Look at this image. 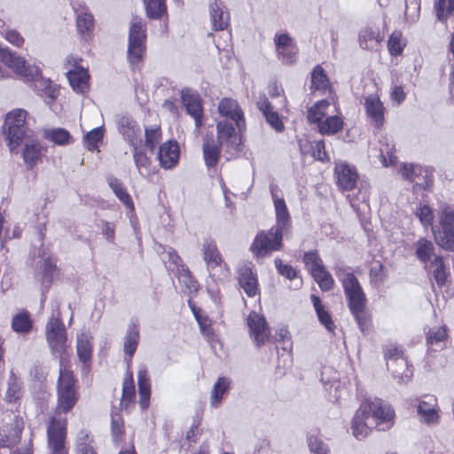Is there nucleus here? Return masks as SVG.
I'll list each match as a JSON object with an SVG mask.
<instances>
[{
	"label": "nucleus",
	"instance_id": "nucleus-1",
	"mask_svg": "<svg viewBox=\"0 0 454 454\" xmlns=\"http://www.w3.org/2000/svg\"><path fill=\"white\" fill-rule=\"evenodd\" d=\"M395 412L381 399L366 400L361 403L352 422V432L358 440L364 439L372 428L386 431L394 424Z\"/></svg>",
	"mask_w": 454,
	"mask_h": 454
},
{
	"label": "nucleus",
	"instance_id": "nucleus-2",
	"mask_svg": "<svg viewBox=\"0 0 454 454\" xmlns=\"http://www.w3.org/2000/svg\"><path fill=\"white\" fill-rule=\"evenodd\" d=\"M340 278L343 291L348 301V306L364 332L366 326L367 316L365 311L366 296L358 279L352 272H344Z\"/></svg>",
	"mask_w": 454,
	"mask_h": 454
},
{
	"label": "nucleus",
	"instance_id": "nucleus-3",
	"mask_svg": "<svg viewBox=\"0 0 454 454\" xmlns=\"http://www.w3.org/2000/svg\"><path fill=\"white\" fill-rule=\"evenodd\" d=\"M45 335L51 354L61 359L68 346L66 327L60 319L58 305L46 325Z\"/></svg>",
	"mask_w": 454,
	"mask_h": 454
},
{
	"label": "nucleus",
	"instance_id": "nucleus-4",
	"mask_svg": "<svg viewBox=\"0 0 454 454\" xmlns=\"http://www.w3.org/2000/svg\"><path fill=\"white\" fill-rule=\"evenodd\" d=\"M440 228H433L434 240L442 248L454 253V208L442 204L438 211Z\"/></svg>",
	"mask_w": 454,
	"mask_h": 454
},
{
	"label": "nucleus",
	"instance_id": "nucleus-5",
	"mask_svg": "<svg viewBox=\"0 0 454 454\" xmlns=\"http://www.w3.org/2000/svg\"><path fill=\"white\" fill-rule=\"evenodd\" d=\"M27 112L24 109H14L9 112L5 118L8 146L13 152L23 141L31 136L27 126Z\"/></svg>",
	"mask_w": 454,
	"mask_h": 454
},
{
	"label": "nucleus",
	"instance_id": "nucleus-6",
	"mask_svg": "<svg viewBox=\"0 0 454 454\" xmlns=\"http://www.w3.org/2000/svg\"><path fill=\"white\" fill-rule=\"evenodd\" d=\"M57 394V411L64 413L70 411L78 400L75 380L71 372L60 368Z\"/></svg>",
	"mask_w": 454,
	"mask_h": 454
},
{
	"label": "nucleus",
	"instance_id": "nucleus-7",
	"mask_svg": "<svg viewBox=\"0 0 454 454\" xmlns=\"http://www.w3.org/2000/svg\"><path fill=\"white\" fill-rule=\"evenodd\" d=\"M145 27L142 20L137 17L133 18L129 27L128 45V59L133 66L143 59L145 52Z\"/></svg>",
	"mask_w": 454,
	"mask_h": 454
},
{
	"label": "nucleus",
	"instance_id": "nucleus-8",
	"mask_svg": "<svg viewBox=\"0 0 454 454\" xmlns=\"http://www.w3.org/2000/svg\"><path fill=\"white\" fill-rule=\"evenodd\" d=\"M285 232L271 228L268 231H262L257 234L253 244L252 250L258 257L265 256L273 251L282 247V239Z\"/></svg>",
	"mask_w": 454,
	"mask_h": 454
},
{
	"label": "nucleus",
	"instance_id": "nucleus-9",
	"mask_svg": "<svg viewBox=\"0 0 454 454\" xmlns=\"http://www.w3.org/2000/svg\"><path fill=\"white\" fill-rule=\"evenodd\" d=\"M67 420L52 418L47 428L48 446L51 454H67L65 447Z\"/></svg>",
	"mask_w": 454,
	"mask_h": 454
},
{
	"label": "nucleus",
	"instance_id": "nucleus-10",
	"mask_svg": "<svg viewBox=\"0 0 454 454\" xmlns=\"http://www.w3.org/2000/svg\"><path fill=\"white\" fill-rule=\"evenodd\" d=\"M0 60L16 74L26 79H33L38 74L37 67L27 65L23 58L7 48L3 49L0 47Z\"/></svg>",
	"mask_w": 454,
	"mask_h": 454
},
{
	"label": "nucleus",
	"instance_id": "nucleus-11",
	"mask_svg": "<svg viewBox=\"0 0 454 454\" xmlns=\"http://www.w3.org/2000/svg\"><path fill=\"white\" fill-rule=\"evenodd\" d=\"M219 114L230 122H234L239 132L246 129L244 113L238 102L232 98H223L218 104Z\"/></svg>",
	"mask_w": 454,
	"mask_h": 454
},
{
	"label": "nucleus",
	"instance_id": "nucleus-12",
	"mask_svg": "<svg viewBox=\"0 0 454 454\" xmlns=\"http://www.w3.org/2000/svg\"><path fill=\"white\" fill-rule=\"evenodd\" d=\"M181 100L187 114L194 119L195 126L199 129L202 125L203 115V107L200 94L190 89H184L181 91Z\"/></svg>",
	"mask_w": 454,
	"mask_h": 454
},
{
	"label": "nucleus",
	"instance_id": "nucleus-13",
	"mask_svg": "<svg viewBox=\"0 0 454 454\" xmlns=\"http://www.w3.org/2000/svg\"><path fill=\"white\" fill-rule=\"evenodd\" d=\"M234 122L227 120L219 121L216 124L217 139L220 145H225L228 148L238 150L240 145V133L236 130Z\"/></svg>",
	"mask_w": 454,
	"mask_h": 454
},
{
	"label": "nucleus",
	"instance_id": "nucleus-14",
	"mask_svg": "<svg viewBox=\"0 0 454 454\" xmlns=\"http://www.w3.org/2000/svg\"><path fill=\"white\" fill-rule=\"evenodd\" d=\"M250 337L256 346L263 345L270 338V329L265 318L256 312H251L247 317Z\"/></svg>",
	"mask_w": 454,
	"mask_h": 454
},
{
	"label": "nucleus",
	"instance_id": "nucleus-15",
	"mask_svg": "<svg viewBox=\"0 0 454 454\" xmlns=\"http://www.w3.org/2000/svg\"><path fill=\"white\" fill-rule=\"evenodd\" d=\"M118 130L132 148L142 145L141 129L132 118L121 116L118 120Z\"/></svg>",
	"mask_w": 454,
	"mask_h": 454
},
{
	"label": "nucleus",
	"instance_id": "nucleus-16",
	"mask_svg": "<svg viewBox=\"0 0 454 454\" xmlns=\"http://www.w3.org/2000/svg\"><path fill=\"white\" fill-rule=\"evenodd\" d=\"M274 43L278 57L285 64L291 65L296 61L294 39L288 34H276L274 36Z\"/></svg>",
	"mask_w": 454,
	"mask_h": 454
},
{
	"label": "nucleus",
	"instance_id": "nucleus-17",
	"mask_svg": "<svg viewBox=\"0 0 454 454\" xmlns=\"http://www.w3.org/2000/svg\"><path fill=\"white\" fill-rule=\"evenodd\" d=\"M270 192L272 195L276 214V225L273 228L287 233L291 229L292 221L286 204L283 198H279L278 196L275 187L270 188Z\"/></svg>",
	"mask_w": 454,
	"mask_h": 454
},
{
	"label": "nucleus",
	"instance_id": "nucleus-18",
	"mask_svg": "<svg viewBox=\"0 0 454 454\" xmlns=\"http://www.w3.org/2000/svg\"><path fill=\"white\" fill-rule=\"evenodd\" d=\"M334 174L337 178V184L342 191H350L355 188L358 174L353 166L346 162L336 163Z\"/></svg>",
	"mask_w": 454,
	"mask_h": 454
},
{
	"label": "nucleus",
	"instance_id": "nucleus-19",
	"mask_svg": "<svg viewBox=\"0 0 454 454\" xmlns=\"http://www.w3.org/2000/svg\"><path fill=\"white\" fill-rule=\"evenodd\" d=\"M419 420L428 426H435L440 422L439 408L434 397L429 396L427 400L419 401L417 407Z\"/></svg>",
	"mask_w": 454,
	"mask_h": 454
},
{
	"label": "nucleus",
	"instance_id": "nucleus-20",
	"mask_svg": "<svg viewBox=\"0 0 454 454\" xmlns=\"http://www.w3.org/2000/svg\"><path fill=\"white\" fill-rule=\"evenodd\" d=\"M179 146L176 142L168 141L163 143L158 152V160L161 168L170 169L175 167L179 160Z\"/></svg>",
	"mask_w": 454,
	"mask_h": 454
},
{
	"label": "nucleus",
	"instance_id": "nucleus-21",
	"mask_svg": "<svg viewBox=\"0 0 454 454\" xmlns=\"http://www.w3.org/2000/svg\"><path fill=\"white\" fill-rule=\"evenodd\" d=\"M240 287L249 297H254L258 293V279L256 272L249 265H243L238 270Z\"/></svg>",
	"mask_w": 454,
	"mask_h": 454
},
{
	"label": "nucleus",
	"instance_id": "nucleus-22",
	"mask_svg": "<svg viewBox=\"0 0 454 454\" xmlns=\"http://www.w3.org/2000/svg\"><path fill=\"white\" fill-rule=\"evenodd\" d=\"M209 17L212 28L215 31L223 30L229 25V12H226L223 3L219 0H214L210 3Z\"/></svg>",
	"mask_w": 454,
	"mask_h": 454
},
{
	"label": "nucleus",
	"instance_id": "nucleus-23",
	"mask_svg": "<svg viewBox=\"0 0 454 454\" xmlns=\"http://www.w3.org/2000/svg\"><path fill=\"white\" fill-rule=\"evenodd\" d=\"M364 106L367 115L380 128L384 121V107L377 95L371 94L365 98Z\"/></svg>",
	"mask_w": 454,
	"mask_h": 454
},
{
	"label": "nucleus",
	"instance_id": "nucleus-24",
	"mask_svg": "<svg viewBox=\"0 0 454 454\" xmlns=\"http://www.w3.org/2000/svg\"><path fill=\"white\" fill-rule=\"evenodd\" d=\"M203 259L207 264L208 270H213L215 268L223 264V261L216 244L212 239H205L202 244Z\"/></svg>",
	"mask_w": 454,
	"mask_h": 454
},
{
	"label": "nucleus",
	"instance_id": "nucleus-25",
	"mask_svg": "<svg viewBox=\"0 0 454 454\" xmlns=\"http://www.w3.org/2000/svg\"><path fill=\"white\" fill-rule=\"evenodd\" d=\"M92 336L88 333L80 332L76 336V352L79 360L86 364L91 359L92 355Z\"/></svg>",
	"mask_w": 454,
	"mask_h": 454
},
{
	"label": "nucleus",
	"instance_id": "nucleus-26",
	"mask_svg": "<svg viewBox=\"0 0 454 454\" xmlns=\"http://www.w3.org/2000/svg\"><path fill=\"white\" fill-rule=\"evenodd\" d=\"M382 40L379 28L366 27L359 33V44L364 50L376 49Z\"/></svg>",
	"mask_w": 454,
	"mask_h": 454
},
{
	"label": "nucleus",
	"instance_id": "nucleus-27",
	"mask_svg": "<svg viewBox=\"0 0 454 454\" xmlns=\"http://www.w3.org/2000/svg\"><path fill=\"white\" fill-rule=\"evenodd\" d=\"M387 369L392 372L394 378L398 380L399 383L407 382L412 376V371L410 369L405 357H397L394 362H388Z\"/></svg>",
	"mask_w": 454,
	"mask_h": 454
},
{
	"label": "nucleus",
	"instance_id": "nucleus-28",
	"mask_svg": "<svg viewBox=\"0 0 454 454\" xmlns=\"http://www.w3.org/2000/svg\"><path fill=\"white\" fill-rule=\"evenodd\" d=\"M220 145L213 137H207L203 142V158L208 168L216 166L220 156Z\"/></svg>",
	"mask_w": 454,
	"mask_h": 454
},
{
	"label": "nucleus",
	"instance_id": "nucleus-29",
	"mask_svg": "<svg viewBox=\"0 0 454 454\" xmlns=\"http://www.w3.org/2000/svg\"><path fill=\"white\" fill-rule=\"evenodd\" d=\"M67 79L75 92L83 93L88 87L89 74L84 68L75 67L67 73Z\"/></svg>",
	"mask_w": 454,
	"mask_h": 454
},
{
	"label": "nucleus",
	"instance_id": "nucleus-30",
	"mask_svg": "<svg viewBox=\"0 0 454 454\" xmlns=\"http://www.w3.org/2000/svg\"><path fill=\"white\" fill-rule=\"evenodd\" d=\"M344 121L340 115L333 114L325 118L317 124L320 134L324 136H333L343 129Z\"/></svg>",
	"mask_w": 454,
	"mask_h": 454
},
{
	"label": "nucleus",
	"instance_id": "nucleus-31",
	"mask_svg": "<svg viewBox=\"0 0 454 454\" xmlns=\"http://www.w3.org/2000/svg\"><path fill=\"white\" fill-rule=\"evenodd\" d=\"M25 148L23 150V159L28 168H33L40 156V145L38 141L31 135L23 138Z\"/></svg>",
	"mask_w": 454,
	"mask_h": 454
},
{
	"label": "nucleus",
	"instance_id": "nucleus-32",
	"mask_svg": "<svg viewBox=\"0 0 454 454\" xmlns=\"http://www.w3.org/2000/svg\"><path fill=\"white\" fill-rule=\"evenodd\" d=\"M139 342V329L136 323L131 322L126 332L123 342V351L131 358L135 354Z\"/></svg>",
	"mask_w": 454,
	"mask_h": 454
},
{
	"label": "nucleus",
	"instance_id": "nucleus-33",
	"mask_svg": "<svg viewBox=\"0 0 454 454\" xmlns=\"http://www.w3.org/2000/svg\"><path fill=\"white\" fill-rule=\"evenodd\" d=\"M107 184L115 196L130 210H134V203L121 182L114 176L107 177Z\"/></svg>",
	"mask_w": 454,
	"mask_h": 454
},
{
	"label": "nucleus",
	"instance_id": "nucleus-34",
	"mask_svg": "<svg viewBox=\"0 0 454 454\" xmlns=\"http://www.w3.org/2000/svg\"><path fill=\"white\" fill-rule=\"evenodd\" d=\"M133 160L141 176L148 177L153 174L152 161L144 150L141 149V146L133 148Z\"/></svg>",
	"mask_w": 454,
	"mask_h": 454
},
{
	"label": "nucleus",
	"instance_id": "nucleus-35",
	"mask_svg": "<svg viewBox=\"0 0 454 454\" xmlns=\"http://www.w3.org/2000/svg\"><path fill=\"white\" fill-rule=\"evenodd\" d=\"M330 103L326 99L317 102L308 110L307 118L310 123L318 124L328 116Z\"/></svg>",
	"mask_w": 454,
	"mask_h": 454
},
{
	"label": "nucleus",
	"instance_id": "nucleus-36",
	"mask_svg": "<svg viewBox=\"0 0 454 454\" xmlns=\"http://www.w3.org/2000/svg\"><path fill=\"white\" fill-rule=\"evenodd\" d=\"M137 384L140 395V405L143 409L148 406L150 397V380L147 371L145 367L141 368L137 373Z\"/></svg>",
	"mask_w": 454,
	"mask_h": 454
},
{
	"label": "nucleus",
	"instance_id": "nucleus-37",
	"mask_svg": "<svg viewBox=\"0 0 454 454\" xmlns=\"http://www.w3.org/2000/svg\"><path fill=\"white\" fill-rule=\"evenodd\" d=\"M434 251L433 242L425 238H420L415 243V254L421 262L427 263L429 262L434 254Z\"/></svg>",
	"mask_w": 454,
	"mask_h": 454
},
{
	"label": "nucleus",
	"instance_id": "nucleus-38",
	"mask_svg": "<svg viewBox=\"0 0 454 454\" xmlns=\"http://www.w3.org/2000/svg\"><path fill=\"white\" fill-rule=\"evenodd\" d=\"M33 322L27 312L16 314L12 320V328L15 333L20 334L28 333L32 329Z\"/></svg>",
	"mask_w": 454,
	"mask_h": 454
},
{
	"label": "nucleus",
	"instance_id": "nucleus-39",
	"mask_svg": "<svg viewBox=\"0 0 454 454\" xmlns=\"http://www.w3.org/2000/svg\"><path fill=\"white\" fill-rule=\"evenodd\" d=\"M275 266L280 275L294 282V286L298 289L302 285V280L298 277L297 270L291 265L284 264L278 258L275 259Z\"/></svg>",
	"mask_w": 454,
	"mask_h": 454
},
{
	"label": "nucleus",
	"instance_id": "nucleus-40",
	"mask_svg": "<svg viewBox=\"0 0 454 454\" xmlns=\"http://www.w3.org/2000/svg\"><path fill=\"white\" fill-rule=\"evenodd\" d=\"M329 88V80L321 66L314 67L311 73L310 89L313 90L325 91Z\"/></svg>",
	"mask_w": 454,
	"mask_h": 454
},
{
	"label": "nucleus",
	"instance_id": "nucleus-41",
	"mask_svg": "<svg viewBox=\"0 0 454 454\" xmlns=\"http://www.w3.org/2000/svg\"><path fill=\"white\" fill-rule=\"evenodd\" d=\"M230 380L225 377H220L215 383L210 395V403L212 406H218L223 395L230 387Z\"/></svg>",
	"mask_w": 454,
	"mask_h": 454
},
{
	"label": "nucleus",
	"instance_id": "nucleus-42",
	"mask_svg": "<svg viewBox=\"0 0 454 454\" xmlns=\"http://www.w3.org/2000/svg\"><path fill=\"white\" fill-rule=\"evenodd\" d=\"M44 136L48 140L58 145H67L73 142L70 133L62 128L48 129Z\"/></svg>",
	"mask_w": 454,
	"mask_h": 454
},
{
	"label": "nucleus",
	"instance_id": "nucleus-43",
	"mask_svg": "<svg viewBox=\"0 0 454 454\" xmlns=\"http://www.w3.org/2000/svg\"><path fill=\"white\" fill-rule=\"evenodd\" d=\"M146 15L150 19H160L167 12L165 0H144Z\"/></svg>",
	"mask_w": 454,
	"mask_h": 454
},
{
	"label": "nucleus",
	"instance_id": "nucleus-44",
	"mask_svg": "<svg viewBox=\"0 0 454 454\" xmlns=\"http://www.w3.org/2000/svg\"><path fill=\"white\" fill-rule=\"evenodd\" d=\"M437 20L444 22L454 16V0H438L434 4Z\"/></svg>",
	"mask_w": 454,
	"mask_h": 454
},
{
	"label": "nucleus",
	"instance_id": "nucleus-45",
	"mask_svg": "<svg viewBox=\"0 0 454 454\" xmlns=\"http://www.w3.org/2000/svg\"><path fill=\"white\" fill-rule=\"evenodd\" d=\"M311 275L322 290L329 291L333 288L334 280L324 266L317 270H314V271L311 272Z\"/></svg>",
	"mask_w": 454,
	"mask_h": 454
},
{
	"label": "nucleus",
	"instance_id": "nucleus-46",
	"mask_svg": "<svg viewBox=\"0 0 454 454\" xmlns=\"http://www.w3.org/2000/svg\"><path fill=\"white\" fill-rule=\"evenodd\" d=\"M92 438L85 431H81L76 440V454H96L92 446Z\"/></svg>",
	"mask_w": 454,
	"mask_h": 454
},
{
	"label": "nucleus",
	"instance_id": "nucleus-47",
	"mask_svg": "<svg viewBox=\"0 0 454 454\" xmlns=\"http://www.w3.org/2000/svg\"><path fill=\"white\" fill-rule=\"evenodd\" d=\"M431 265L434 268L433 276L436 284L441 287L445 285L448 273L446 272L445 265L442 256H434L431 262Z\"/></svg>",
	"mask_w": 454,
	"mask_h": 454
},
{
	"label": "nucleus",
	"instance_id": "nucleus-48",
	"mask_svg": "<svg viewBox=\"0 0 454 454\" xmlns=\"http://www.w3.org/2000/svg\"><path fill=\"white\" fill-rule=\"evenodd\" d=\"M145 146L147 147L151 153H153L155 146L159 144L161 138L160 127L157 125L145 127Z\"/></svg>",
	"mask_w": 454,
	"mask_h": 454
},
{
	"label": "nucleus",
	"instance_id": "nucleus-49",
	"mask_svg": "<svg viewBox=\"0 0 454 454\" xmlns=\"http://www.w3.org/2000/svg\"><path fill=\"white\" fill-rule=\"evenodd\" d=\"M405 45L406 43L403 38L402 33L399 31H394L387 42L389 53L393 56L400 55L403 52Z\"/></svg>",
	"mask_w": 454,
	"mask_h": 454
},
{
	"label": "nucleus",
	"instance_id": "nucleus-50",
	"mask_svg": "<svg viewBox=\"0 0 454 454\" xmlns=\"http://www.w3.org/2000/svg\"><path fill=\"white\" fill-rule=\"evenodd\" d=\"M415 215L425 228H434L433 226L434 212L428 205H419L415 210Z\"/></svg>",
	"mask_w": 454,
	"mask_h": 454
},
{
	"label": "nucleus",
	"instance_id": "nucleus-51",
	"mask_svg": "<svg viewBox=\"0 0 454 454\" xmlns=\"http://www.w3.org/2000/svg\"><path fill=\"white\" fill-rule=\"evenodd\" d=\"M20 381L18 378L12 374L8 380L5 400L10 403L15 402L20 397Z\"/></svg>",
	"mask_w": 454,
	"mask_h": 454
},
{
	"label": "nucleus",
	"instance_id": "nucleus-52",
	"mask_svg": "<svg viewBox=\"0 0 454 454\" xmlns=\"http://www.w3.org/2000/svg\"><path fill=\"white\" fill-rule=\"evenodd\" d=\"M178 280L184 286L187 292L194 293L198 290L197 281L192 278L191 271L184 266H182V269L179 270Z\"/></svg>",
	"mask_w": 454,
	"mask_h": 454
},
{
	"label": "nucleus",
	"instance_id": "nucleus-53",
	"mask_svg": "<svg viewBox=\"0 0 454 454\" xmlns=\"http://www.w3.org/2000/svg\"><path fill=\"white\" fill-rule=\"evenodd\" d=\"M103 138L102 128H95L84 136V146L94 151L98 147V143Z\"/></svg>",
	"mask_w": 454,
	"mask_h": 454
},
{
	"label": "nucleus",
	"instance_id": "nucleus-54",
	"mask_svg": "<svg viewBox=\"0 0 454 454\" xmlns=\"http://www.w3.org/2000/svg\"><path fill=\"white\" fill-rule=\"evenodd\" d=\"M93 17L91 14L84 12L79 14L76 18L77 29L81 34L90 32L93 27Z\"/></svg>",
	"mask_w": 454,
	"mask_h": 454
},
{
	"label": "nucleus",
	"instance_id": "nucleus-55",
	"mask_svg": "<svg viewBox=\"0 0 454 454\" xmlns=\"http://www.w3.org/2000/svg\"><path fill=\"white\" fill-rule=\"evenodd\" d=\"M380 160L384 167L394 165L396 162L397 157L394 153V146L385 145L380 147Z\"/></svg>",
	"mask_w": 454,
	"mask_h": 454
},
{
	"label": "nucleus",
	"instance_id": "nucleus-56",
	"mask_svg": "<svg viewBox=\"0 0 454 454\" xmlns=\"http://www.w3.org/2000/svg\"><path fill=\"white\" fill-rule=\"evenodd\" d=\"M303 261L307 268L310 270V272H313L314 270H317L324 266L323 262L317 254V252L306 253L304 254Z\"/></svg>",
	"mask_w": 454,
	"mask_h": 454
},
{
	"label": "nucleus",
	"instance_id": "nucleus-57",
	"mask_svg": "<svg viewBox=\"0 0 454 454\" xmlns=\"http://www.w3.org/2000/svg\"><path fill=\"white\" fill-rule=\"evenodd\" d=\"M270 126L274 129L277 132H282L285 129V125L280 119L278 114L275 111L268 112L263 115Z\"/></svg>",
	"mask_w": 454,
	"mask_h": 454
},
{
	"label": "nucleus",
	"instance_id": "nucleus-58",
	"mask_svg": "<svg viewBox=\"0 0 454 454\" xmlns=\"http://www.w3.org/2000/svg\"><path fill=\"white\" fill-rule=\"evenodd\" d=\"M446 329L445 327H435L429 331L427 340V343L430 345L440 343L444 340L446 338Z\"/></svg>",
	"mask_w": 454,
	"mask_h": 454
},
{
	"label": "nucleus",
	"instance_id": "nucleus-59",
	"mask_svg": "<svg viewBox=\"0 0 454 454\" xmlns=\"http://www.w3.org/2000/svg\"><path fill=\"white\" fill-rule=\"evenodd\" d=\"M309 447L313 454H328L327 445L319 438L310 436L309 438Z\"/></svg>",
	"mask_w": 454,
	"mask_h": 454
},
{
	"label": "nucleus",
	"instance_id": "nucleus-60",
	"mask_svg": "<svg viewBox=\"0 0 454 454\" xmlns=\"http://www.w3.org/2000/svg\"><path fill=\"white\" fill-rule=\"evenodd\" d=\"M311 148L313 157L316 160H320L322 162L329 160V158L325 151V145L324 140L315 142Z\"/></svg>",
	"mask_w": 454,
	"mask_h": 454
},
{
	"label": "nucleus",
	"instance_id": "nucleus-61",
	"mask_svg": "<svg viewBox=\"0 0 454 454\" xmlns=\"http://www.w3.org/2000/svg\"><path fill=\"white\" fill-rule=\"evenodd\" d=\"M111 429L114 440L117 441L123 432V421L118 413L112 414Z\"/></svg>",
	"mask_w": 454,
	"mask_h": 454
},
{
	"label": "nucleus",
	"instance_id": "nucleus-62",
	"mask_svg": "<svg viewBox=\"0 0 454 454\" xmlns=\"http://www.w3.org/2000/svg\"><path fill=\"white\" fill-rule=\"evenodd\" d=\"M27 81L33 82V88L37 92L38 95H41L43 91V89L50 85L51 82L49 79H45L42 76L40 70L38 69V74L33 79H27Z\"/></svg>",
	"mask_w": 454,
	"mask_h": 454
},
{
	"label": "nucleus",
	"instance_id": "nucleus-63",
	"mask_svg": "<svg viewBox=\"0 0 454 454\" xmlns=\"http://www.w3.org/2000/svg\"><path fill=\"white\" fill-rule=\"evenodd\" d=\"M42 268L43 270V282L49 284L56 271V265L50 259H45L42 262Z\"/></svg>",
	"mask_w": 454,
	"mask_h": 454
},
{
	"label": "nucleus",
	"instance_id": "nucleus-64",
	"mask_svg": "<svg viewBox=\"0 0 454 454\" xmlns=\"http://www.w3.org/2000/svg\"><path fill=\"white\" fill-rule=\"evenodd\" d=\"M2 34L9 43L17 47L21 46L24 43L23 37L16 30L9 29L4 32H2Z\"/></svg>",
	"mask_w": 454,
	"mask_h": 454
}]
</instances>
